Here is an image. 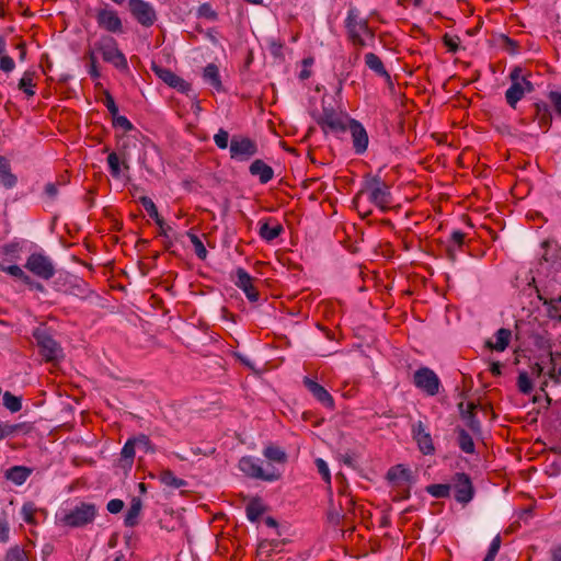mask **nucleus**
<instances>
[{"label": "nucleus", "instance_id": "38", "mask_svg": "<svg viewBox=\"0 0 561 561\" xmlns=\"http://www.w3.org/2000/svg\"><path fill=\"white\" fill-rule=\"evenodd\" d=\"M139 203L142 205L148 215L154 220V222L158 226H161V224H163V218L160 217L157 206L150 197L141 196L139 197Z\"/></svg>", "mask_w": 561, "mask_h": 561}, {"label": "nucleus", "instance_id": "4", "mask_svg": "<svg viewBox=\"0 0 561 561\" xmlns=\"http://www.w3.org/2000/svg\"><path fill=\"white\" fill-rule=\"evenodd\" d=\"M98 508L95 504L88 502H80L73 508L67 511L60 518L64 526L71 528L84 527L95 519Z\"/></svg>", "mask_w": 561, "mask_h": 561}, {"label": "nucleus", "instance_id": "15", "mask_svg": "<svg viewBox=\"0 0 561 561\" xmlns=\"http://www.w3.org/2000/svg\"><path fill=\"white\" fill-rule=\"evenodd\" d=\"M411 434L412 438L415 440L419 447V450L423 455L427 456L433 455L435 453V446L432 435L427 426L422 421H417L412 424Z\"/></svg>", "mask_w": 561, "mask_h": 561}, {"label": "nucleus", "instance_id": "22", "mask_svg": "<svg viewBox=\"0 0 561 561\" xmlns=\"http://www.w3.org/2000/svg\"><path fill=\"white\" fill-rule=\"evenodd\" d=\"M283 231V226L274 218H267L265 221H260L259 236L267 242L278 238Z\"/></svg>", "mask_w": 561, "mask_h": 561}, {"label": "nucleus", "instance_id": "41", "mask_svg": "<svg viewBox=\"0 0 561 561\" xmlns=\"http://www.w3.org/2000/svg\"><path fill=\"white\" fill-rule=\"evenodd\" d=\"M537 291H539L537 289ZM538 299L542 302L543 306H547V313L550 319H556L561 322V306L553 302L554 300H549L538 293Z\"/></svg>", "mask_w": 561, "mask_h": 561}, {"label": "nucleus", "instance_id": "1", "mask_svg": "<svg viewBox=\"0 0 561 561\" xmlns=\"http://www.w3.org/2000/svg\"><path fill=\"white\" fill-rule=\"evenodd\" d=\"M365 192H368L369 202L382 213L390 209L392 203L390 186L379 175L367 174L365 176L364 188L360 190L353 199L356 208H358L359 201Z\"/></svg>", "mask_w": 561, "mask_h": 561}, {"label": "nucleus", "instance_id": "11", "mask_svg": "<svg viewBox=\"0 0 561 561\" xmlns=\"http://www.w3.org/2000/svg\"><path fill=\"white\" fill-rule=\"evenodd\" d=\"M230 158L247 161L257 153V145L249 137L233 136L230 141Z\"/></svg>", "mask_w": 561, "mask_h": 561}, {"label": "nucleus", "instance_id": "43", "mask_svg": "<svg viewBox=\"0 0 561 561\" xmlns=\"http://www.w3.org/2000/svg\"><path fill=\"white\" fill-rule=\"evenodd\" d=\"M2 399L3 405L12 413L19 412L22 409L21 398L12 394L10 391H5Z\"/></svg>", "mask_w": 561, "mask_h": 561}, {"label": "nucleus", "instance_id": "52", "mask_svg": "<svg viewBox=\"0 0 561 561\" xmlns=\"http://www.w3.org/2000/svg\"><path fill=\"white\" fill-rule=\"evenodd\" d=\"M443 42L448 51L457 53L459 49L460 38L456 35L451 36L449 34H445L443 36Z\"/></svg>", "mask_w": 561, "mask_h": 561}, {"label": "nucleus", "instance_id": "29", "mask_svg": "<svg viewBox=\"0 0 561 561\" xmlns=\"http://www.w3.org/2000/svg\"><path fill=\"white\" fill-rule=\"evenodd\" d=\"M339 505H340L341 514L336 513V515H335L336 523L339 522L340 517H342V519L345 522L350 518V516L352 514H354L355 502H354L353 497L350 496L348 494L341 493L340 500H339ZM331 518L333 520L334 516L332 515Z\"/></svg>", "mask_w": 561, "mask_h": 561}, {"label": "nucleus", "instance_id": "31", "mask_svg": "<svg viewBox=\"0 0 561 561\" xmlns=\"http://www.w3.org/2000/svg\"><path fill=\"white\" fill-rule=\"evenodd\" d=\"M32 469L24 466H14L7 470L5 478L16 485L23 484L26 479L31 476Z\"/></svg>", "mask_w": 561, "mask_h": 561}, {"label": "nucleus", "instance_id": "28", "mask_svg": "<svg viewBox=\"0 0 561 561\" xmlns=\"http://www.w3.org/2000/svg\"><path fill=\"white\" fill-rule=\"evenodd\" d=\"M466 234L460 230H455L450 234L449 244L446 248L447 257L455 262L457 259L456 250H461L465 244Z\"/></svg>", "mask_w": 561, "mask_h": 561}, {"label": "nucleus", "instance_id": "9", "mask_svg": "<svg viewBox=\"0 0 561 561\" xmlns=\"http://www.w3.org/2000/svg\"><path fill=\"white\" fill-rule=\"evenodd\" d=\"M414 386L427 396H436L439 392L440 380L428 367H421L413 375Z\"/></svg>", "mask_w": 561, "mask_h": 561}, {"label": "nucleus", "instance_id": "2", "mask_svg": "<svg viewBox=\"0 0 561 561\" xmlns=\"http://www.w3.org/2000/svg\"><path fill=\"white\" fill-rule=\"evenodd\" d=\"M344 24L347 39L355 48H357V50L367 45L363 35L368 36L370 39L375 38V32L368 25V20L360 18L359 11L356 8H351L347 11Z\"/></svg>", "mask_w": 561, "mask_h": 561}, {"label": "nucleus", "instance_id": "47", "mask_svg": "<svg viewBox=\"0 0 561 561\" xmlns=\"http://www.w3.org/2000/svg\"><path fill=\"white\" fill-rule=\"evenodd\" d=\"M187 236L194 247V252H195L196 256L199 260H205L207 257L208 252H207L203 241L195 233L188 232Z\"/></svg>", "mask_w": 561, "mask_h": 561}, {"label": "nucleus", "instance_id": "7", "mask_svg": "<svg viewBox=\"0 0 561 561\" xmlns=\"http://www.w3.org/2000/svg\"><path fill=\"white\" fill-rule=\"evenodd\" d=\"M55 288L65 295L75 296L81 299L87 298L90 295L88 284L81 278L73 275H65L58 277L55 280Z\"/></svg>", "mask_w": 561, "mask_h": 561}, {"label": "nucleus", "instance_id": "58", "mask_svg": "<svg viewBox=\"0 0 561 561\" xmlns=\"http://www.w3.org/2000/svg\"><path fill=\"white\" fill-rule=\"evenodd\" d=\"M103 102H104V105L106 106V108L108 110V112L111 113L112 117H114L115 115L118 114V107L115 103L114 98L112 96V94L108 91H105Z\"/></svg>", "mask_w": 561, "mask_h": 561}, {"label": "nucleus", "instance_id": "56", "mask_svg": "<svg viewBox=\"0 0 561 561\" xmlns=\"http://www.w3.org/2000/svg\"><path fill=\"white\" fill-rule=\"evenodd\" d=\"M548 99L558 116H561V92L550 91Z\"/></svg>", "mask_w": 561, "mask_h": 561}, {"label": "nucleus", "instance_id": "3", "mask_svg": "<svg viewBox=\"0 0 561 561\" xmlns=\"http://www.w3.org/2000/svg\"><path fill=\"white\" fill-rule=\"evenodd\" d=\"M95 50L102 55L105 62L111 64L114 68L122 72L129 70L126 56L118 48L117 41L108 35L101 36L95 43Z\"/></svg>", "mask_w": 561, "mask_h": 561}, {"label": "nucleus", "instance_id": "34", "mask_svg": "<svg viewBox=\"0 0 561 561\" xmlns=\"http://www.w3.org/2000/svg\"><path fill=\"white\" fill-rule=\"evenodd\" d=\"M263 455L270 461L283 465L287 462L288 458L284 449L273 444H270L264 448Z\"/></svg>", "mask_w": 561, "mask_h": 561}, {"label": "nucleus", "instance_id": "35", "mask_svg": "<svg viewBox=\"0 0 561 561\" xmlns=\"http://www.w3.org/2000/svg\"><path fill=\"white\" fill-rule=\"evenodd\" d=\"M135 447H136V443H135L134 438L127 439V442L123 446L122 451H121L123 468H128V469L131 468V466L134 463V458H135Z\"/></svg>", "mask_w": 561, "mask_h": 561}, {"label": "nucleus", "instance_id": "48", "mask_svg": "<svg viewBox=\"0 0 561 561\" xmlns=\"http://www.w3.org/2000/svg\"><path fill=\"white\" fill-rule=\"evenodd\" d=\"M33 83V73L25 72L24 76L19 81V89L22 90L27 96H33L35 91Z\"/></svg>", "mask_w": 561, "mask_h": 561}, {"label": "nucleus", "instance_id": "61", "mask_svg": "<svg viewBox=\"0 0 561 561\" xmlns=\"http://www.w3.org/2000/svg\"><path fill=\"white\" fill-rule=\"evenodd\" d=\"M550 364L551 368L548 371V377L559 383L561 381V365H558L557 362H550Z\"/></svg>", "mask_w": 561, "mask_h": 561}, {"label": "nucleus", "instance_id": "20", "mask_svg": "<svg viewBox=\"0 0 561 561\" xmlns=\"http://www.w3.org/2000/svg\"><path fill=\"white\" fill-rule=\"evenodd\" d=\"M387 479L391 482H394L399 486H404V493L400 499H408L410 496V492L408 486L411 483L412 477L411 471L402 465H397L391 467L387 472Z\"/></svg>", "mask_w": 561, "mask_h": 561}, {"label": "nucleus", "instance_id": "27", "mask_svg": "<svg viewBox=\"0 0 561 561\" xmlns=\"http://www.w3.org/2000/svg\"><path fill=\"white\" fill-rule=\"evenodd\" d=\"M365 65L377 76L390 80V75L387 71L382 60L375 53H367L365 55Z\"/></svg>", "mask_w": 561, "mask_h": 561}, {"label": "nucleus", "instance_id": "17", "mask_svg": "<svg viewBox=\"0 0 561 561\" xmlns=\"http://www.w3.org/2000/svg\"><path fill=\"white\" fill-rule=\"evenodd\" d=\"M151 69L154 72V75L169 87L176 89L179 92L182 93H188L191 91V84L178 75H175L172 70L163 68L156 64H152Z\"/></svg>", "mask_w": 561, "mask_h": 561}, {"label": "nucleus", "instance_id": "5", "mask_svg": "<svg viewBox=\"0 0 561 561\" xmlns=\"http://www.w3.org/2000/svg\"><path fill=\"white\" fill-rule=\"evenodd\" d=\"M33 336L45 362L51 363L59 360L62 350L47 330L38 328L34 330Z\"/></svg>", "mask_w": 561, "mask_h": 561}, {"label": "nucleus", "instance_id": "12", "mask_svg": "<svg viewBox=\"0 0 561 561\" xmlns=\"http://www.w3.org/2000/svg\"><path fill=\"white\" fill-rule=\"evenodd\" d=\"M129 12L133 18L144 27L152 26L157 21L154 8L144 0H129Z\"/></svg>", "mask_w": 561, "mask_h": 561}, {"label": "nucleus", "instance_id": "60", "mask_svg": "<svg viewBox=\"0 0 561 561\" xmlns=\"http://www.w3.org/2000/svg\"><path fill=\"white\" fill-rule=\"evenodd\" d=\"M15 67L14 60L8 55H0V69L4 72H11Z\"/></svg>", "mask_w": 561, "mask_h": 561}, {"label": "nucleus", "instance_id": "14", "mask_svg": "<svg viewBox=\"0 0 561 561\" xmlns=\"http://www.w3.org/2000/svg\"><path fill=\"white\" fill-rule=\"evenodd\" d=\"M95 20L98 26L106 32L113 34H122L124 32L123 22L118 13L108 8H101L96 10Z\"/></svg>", "mask_w": 561, "mask_h": 561}, {"label": "nucleus", "instance_id": "50", "mask_svg": "<svg viewBox=\"0 0 561 561\" xmlns=\"http://www.w3.org/2000/svg\"><path fill=\"white\" fill-rule=\"evenodd\" d=\"M518 390L524 394H529L533 391V382L526 371H520L517 378Z\"/></svg>", "mask_w": 561, "mask_h": 561}, {"label": "nucleus", "instance_id": "53", "mask_svg": "<svg viewBox=\"0 0 561 561\" xmlns=\"http://www.w3.org/2000/svg\"><path fill=\"white\" fill-rule=\"evenodd\" d=\"M0 271L5 272L20 280H22L26 275V273L19 265L5 266L0 263Z\"/></svg>", "mask_w": 561, "mask_h": 561}, {"label": "nucleus", "instance_id": "44", "mask_svg": "<svg viewBox=\"0 0 561 561\" xmlns=\"http://www.w3.org/2000/svg\"><path fill=\"white\" fill-rule=\"evenodd\" d=\"M282 545H283V542L279 541V540H276V539H273V540L265 539V540H262L259 543L257 550H259L260 553H265L266 556H271L273 552L280 551Z\"/></svg>", "mask_w": 561, "mask_h": 561}, {"label": "nucleus", "instance_id": "36", "mask_svg": "<svg viewBox=\"0 0 561 561\" xmlns=\"http://www.w3.org/2000/svg\"><path fill=\"white\" fill-rule=\"evenodd\" d=\"M107 164L110 168L111 175L115 179H118L122 175V165L126 170L129 169L128 164L124 160L121 163L119 157L116 152H111L107 156Z\"/></svg>", "mask_w": 561, "mask_h": 561}, {"label": "nucleus", "instance_id": "64", "mask_svg": "<svg viewBox=\"0 0 561 561\" xmlns=\"http://www.w3.org/2000/svg\"><path fill=\"white\" fill-rule=\"evenodd\" d=\"M2 250L5 255H9L13 259L16 256L20 247L18 243H8L3 245Z\"/></svg>", "mask_w": 561, "mask_h": 561}, {"label": "nucleus", "instance_id": "23", "mask_svg": "<svg viewBox=\"0 0 561 561\" xmlns=\"http://www.w3.org/2000/svg\"><path fill=\"white\" fill-rule=\"evenodd\" d=\"M249 172L257 176L261 184L268 183L274 178V170L261 159L254 160L249 167Z\"/></svg>", "mask_w": 561, "mask_h": 561}, {"label": "nucleus", "instance_id": "30", "mask_svg": "<svg viewBox=\"0 0 561 561\" xmlns=\"http://www.w3.org/2000/svg\"><path fill=\"white\" fill-rule=\"evenodd\" d=\"M455 432L457 433V443L459 448L466 454H474L476 445L471 437V435L462 427H456Z\"/></svg>", "mask_w": 561, "mask_h": 561}, {"label": "nucleus", "instance_id": "19", "mask_svg": "<svg viewBox=\"0 0 561 561\" xmlns=\"http://www.w3.org/2000/svg\"><path fill=\"white\" fill-rule=\"evenodd\" d=\"M519 78H522V68L515 67L510 73L512 84L505 92V100L507 104L513 108L516 107L517 102L520 101L524 96V90L518 83Z\"/></svg>", "mask_w": 561, "mask_h": 561}, {"label": "nucleus", "instance_id": "16", "mask_svg": "<svg viewBox=\"0 0 561 561\" xmlns=\"http://www.w3.org/2000/svg\"><path fill=\"white\" fill-rule=\"evenodd\" d=\"M318 125L324 133H344L346 131V123L343 117L333 108L324 107L322 114L317 119Z\"/></svg>", "mask_w": 561, "mask_h": 561}, {"label": "nucleus", "instance_id": "24", "mask_svg": "<svg viewBox=\"0 0 561 561\" xmlns=\"http://www.w3.org/2000/svg\"><path fill=\"white\" fill-rule=\"evenodd\" d=\"M16 183L18 178L11 171L10 161L5 157L0 156V187L11 190Z\"/></svg>", "mask_w": 561, "mask_h": 561}, {"label": "nucleus", "instance_id": "10", "mask_svg": "<svg viewBox=\"0 0 561 561\" xmlns=\"http://www.w3.org/2000/svg\"><path fill=\"white\" fill-rule=\"evenodd\" d=\"M454 490L455 500L460 504H468L474 495V488L469 474L465 472H457L453 476L450 482Z\"/></svg>", "mask_w": 561, "mask_h": 561}, {"label": "nucleus", "instance_id": "45", "mask_svg": "<svg viewBox=\"0 0 561 561\" xmlns=\"http://www.w3.org/2000/svg\"><path fill=\"white\" fill-rule=\"evenodd\" d=\"M36 513H37V507L33 502H26L23 504L21 514H22L23 520L26 524H30V525L36 524V519H35Z\"/></svg>", "mask_w": 561, "mask_h": 561}, {"label": "nucleus", "instance_id": "39", "mask_svg": "<svg viewBox=\"0 0 561 561\" xmlns=\"http://www.w3.org/2000/svg\"><path fill=\"white\" fill-rule=\"evenodd\" d=\"M450 483L430 484L426 486V492L436 499H445L450 495Z\"/></svg>", "mask_w": 561, "mask_h": 561}, {"label": "nucleus", "instance_id": "25", "mask_svg": "<svg viewBox=\"0 0 561 561\" xmlns=\"http://www.w3.org/2000/svg\"><path fill=\"white\" fill-rule=\"evenodd\" d=\"M512 331L510 329L501 328L495 333L496 341H485V347L491 351L503 352L510 344Z\"/></svg>", "mask_w": 561, "mask_h": 561}, {"label": "nucleus", "instance_id": "32", "mask_svg": "<svg viewBox=\"0 0 561 561\" xmlns=\"http://www.w3.org/2000/svg\"><path fill=\"white\" fill-rule=\"evenodd\" d=\"M204 80L209 83L213 88H215L217 91H220L222 89L220 76H219V69L215 64H208L203 73Z\"/></svg>", "mask_w": 561, "mask_h": 561}, {"label": "nucleus", "instance_id": "21", "mask_svg": "<svg viewBox=\"0 0 561 561\" xmlns=\"http://www.w3.org/2000/svg\"><path fill=\"white\" fill-rule=\"evenodd\" d=\"M304 385L323 407L331 410L334 408L333 397L324 387H322L317 381L310 379L309 377L304 378Z\"/></svg>", "mask_w": 561, "mask_h": 561}, {"label": "nucleus", "instance_id": "40", "mask_svg": "<svg viewBox=\"0 0 561 561\" xmlns=\"http://www.w3.org/2000/svg\"><path fill=\"white\" fill-rule=\"evenodd\" d=\"M160 481L163 484H165L168 486L175 488V489H180V488H183L186 485V481L181 478L175 477L171 470H163L160 473Z\"/></svg>", "mask_w": 561, "mask_h": 561}, {"label": "nucleus", "instance_id": "51", "mask_svg": "<svg viewBox=\"0 0 561 561\" xmlns=\"http://www.w3.org/2000/svg\"><path fill=\"white\" fill-rule=\"evenodd\" d=\"M214 141L219 149H227L229 145V133L222 128L214 136Z\"/></svg>", "mask_w": 561, "mask_h": 561}, {"label": "nucleus", "instance_id": "57", "mask_svg": "<svg viewBox=\"0 0 561 561\" xmlns=\"http://www.w3.org/2000/svg\"><path fill=\"white\" fill-rule=\"evenodd\" d=\"M316 466H317L318 471L321 474L322 479L327 483H330L331 482V474H330V470H329V467H328L327 462L323 459L318 458L316 460Z\"/></svg>", "mask_w": 561, "mask_h": 561}, {"label": "nucleus", "instance_id": "37", "mask_svg": "<svg viewBox=\"0 0 561 561\" xmlns=\"http://www.w3.org/2000/svg\"><path fill=\"white\" fill-rule=\"evenodd\" d=\"M264 511L265 508L259 497L251 500L245 507L247 517L251 522H256Z\"/></svg>", "mask_w": 561, "mask_h": 561}, {"label": "nucleus", "instance_id": "63", "mask_svg": "<svg viewBox=\"0 0 561 561\" xmlns=\"http://www.w3.org/2000/svg\"><path fill=\"white\" fill-rule=\"evenodd\" d=\"M22 282L27 285L31 289H35L37 291L44 293L45 286L42 283L34 280L30 275H25Z\"/></svg>", "mask_w": 561, "mask_h": 561}, {"label": "nucleus", "instance_id": "13", "mask_svg": "<svg viewBox=\"0 0 561 561\" xmlns=\"http://www.w3.org/2000/svg\"><path fill=\"white\" fill-rule=\"evenodd\" d=\"M346 130L351 133L354 152L358 156L364 154L368 148L369 137L363 124L354 118H348Z\"/></svg>", "mask_w": 561, "mask_h": 561}, {"label": "nucleus", "instance_id": "46", "mask_svg": "<svg viewBox=\"0 0 561 561\" xmlns=\"http://www.w3.org/2000/svg\"><path fill=\"white\" fill-rule=\"evenodd\" d=\"M27 553L23 548L13 546L7 551L3 561H27Z\"/></svg>", "mask_w": 561, "mask_h": 561}, {"label": "nucleus", "instance_id": "26", "mask_svg": "<svg viewBox=\"0 0 561 561\" xmlns=\"http://www.w3.org/2000/svg\"><path fill=\"white\" fill-rule=\"evenodd\" d=\"M535 107V118L538 121L539 127L546 133L551 126L552 115L549 108V105L546 102H536L534 104Z\"/></svg>", "mask_w": 561, "mask_h": 561}, {"label": "nucleus", "instance_id": "49", "mask_svg": "<svg viewBox=\"0 0 561 561\" xmlns=\"http://www.w3.org/2000/svg\"><path fill=\"white\" fill-rule=\"evenodd\" d=\"M461 419L466 422V425L473 432H481V422L477 417L476 412L466 411V413L461 416Z\"/></svg>", "mask_w": 561, "mask_h": 561}, {"label": "nucleus", "instance_id": "59", "mask_svg": "<svg viewBox=\"0 0 561 561\" xmlns=\"http://www.w3.org/2000/svg\"><path fill=\"white\" fill-rule=\"evenodd\" d=\"M198 15L209 20H216L217 13L213 10L209 3H203L198 8Z\"/></svg>", "mask_w": 561, "mask_h": 561}, {"label": "nucleus", "instance_id": "6", "mask_svg": "<svg viewBox=\"0 0 561 561\" xmlns=\"http://www.w3.org/2000/svg\"><path fill=\"white\" fill-rule=\"evenodd\" d=\"M239 469L248 477L267 482L277 481L282 473L272 467L264 470L257 460L251 456H244L239 460Z\"/></svg>", "mask_w": 561, "mask_h": 561}, {"label": "nucleus", "instance_id": "8", "mask_svg": "<svg viewBox=\"0 0 561 561\" xmlns=\"http://www.w3.org/2000/svg\"><path fill=\"white\" fill-rule=\"evenodd\" d=\"M25 268L45 280L55 275V265L51 259L43 253H32L26 260Z\"/></svg>", "mask_w": 561, "mask_h": 561}, {"label": "nucleus", "instance_id": "55", "mask_svg": "<svg viewBox=\"0 0 561 561\" xmlns=\"http://www.w3.org/2000/svg\"><path fill=\"white\" fill-rule=\"evenodd\" d=\"M136 446L144 448L145 451L153 453L154 448L149 439V437L145 434H140L137 437H134Z\"/></svg>", "mask_w": 561, "mask_h": 561}, {"label": "nucleus", "instance_id": "33", "mask_svg": "<svg viewBox=\"0 0 561 561\" xmlns=\"http://www.w3.org/2000/svg\"><path fill=\"white\" fill-rule=\"evenodd\" d=\"M141 507H142V504H141L140 499L134 497L130 503V506L126 513V516H125V520H124L125 526L134 527L138 524V517L140 515Z\"/></svg>", "mask_w": 561, "mask_h": 561}, {"label": "nucleus", "instance_id": "18", "mask_svg": "<svg viewBox=\"0 0 561 561\" xmlns=\"http://www.w3.org/2000/svg\"><path fill=\"white\" fill-rule=\"evenodd\" d=\"M253 282L254 278L244 268H237L234 285L245 294L251 302H256L260 298V294L253 285Z\"/></svg>", "mask_w": 561, "mask_h": 561}, {"label": "nucleus", "instance_id": "62", "mask_svg": "<svg viewBox=\"0 0 561 561\" xmlns=\"http://www.w3.org/2000/svg\"><path fill=\"white\" fill-rule=\"evenodd\" d=\"M106 508L111 514H117L124 508V502L119 499H113L107 503Z\"/></svg>", "mask_w": 561, "mask_h": 561}, {"label": "nucleus", "instance_id": "42", "mask_svg": "<svg viewBox=\"0 0 561 561\" xmlns=\"http://www.w3.org/2000/svg\"><path fill=\"white\" fill-rule=\"evenodd\" d=\"M68 180L62 175L57 182H49L44 187V195L50 202H54L58 195V187L66 185Z\"/></svg>", "mask_w": 561, "mask_h": 561}, {"label": "nucleus", "instance_id": "54", "mask_svg": "<svg viewBox=\"0 0 561 561\" xmlns=\"http://www.w3.org/2000/svg\"><path fill=\"white\" fill-rule=\"evenodd\" d=\"M113 118V126L123 128L125 131H129L134 129L133 124L129 122V119L126 116L122 115H115Z\"/></svg>", "mask_w": 561, "mask_h": 561}]
</instances>
